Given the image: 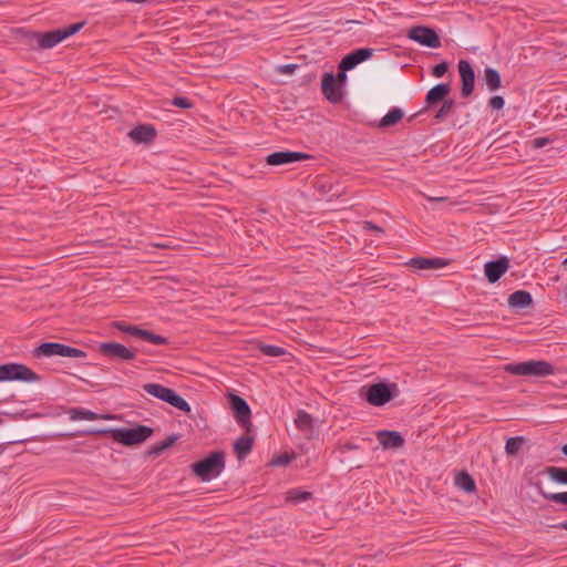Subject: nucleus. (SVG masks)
I'll list each match as a JSON object with an SVG mask.
<instances>
[{
	"label": "nucleus",
	"instance_id": "nucleus-1",
	"mask_svg": "<svg viewBox=\"0 0 567 567\" xmlns=\"http://www.w3.org/2000/svg\"><path fill=\"white\" fill-rule=\"evenodd\" d=\"M89 434L111 435L113 440L124 446H132L145 442L154 433L150 426L138 424L135 427H116V429H100L90 430Z\"/></svg>",
	"mask_w": 567,
	"mask_h": 567
},
{
	"label": "nucleus",
	"instance_id": "nucleus-2",
	"mask_svg": "<svg viewBox=\"0 0 567 567\" xmlns=\"http://www.w3.org/2000/svg\"><path fill=\"white\" fill-rule=\"evenodd\" d=\"M362 398L372 406H383L400 395V389L394 382H377L361 389Z\"/></svg>",
	"mask_w": 567,
	"mask_h": 567
},
{
	"label": "nucleus",
	"instance_id": "nucleus-3",
	"mask_svg": "<svg viewBox=\"0 0 567 567\" xmlns=\"http://www.w3.org/2000/svg\"><path fill=\"white\" fill-rule=\"evenodd\" d=\"M225 468V453L216 451L205 458L192 464L193 473L203 482H209L216 478Z\"/></svg>",
	"mask_w": 567,
	"mask_h": 567
},
{
	"label": "nucleus",
	"instance_id": "nucleus-4",
	"mask_svg": "<svg viewBox=\"0 0 567 567\" xmlns=\"http://www.w3.org/2000/svg\"><path fill=\"white\" fill-rule=\"evenodd\" d=\"M505 371L514 375L545 378L554 374L555 368L545 360H529L516 363H508Z\"/></svg>",
	"mask_w": 567,
	"mask_h": 567
},
{
	"label": "nucleus",
	"instance_id": "nucleus-5",
	"mask_svg": "<svg viewBox=\"0 0 567 567\" xmlns=\"http://www.w3.org/2000/svg\"><path fill=\"white\" fill-rule=\"evenodd\" d=\"M143 390L147 394L166 402L185 413H189L192 410L189 403L171 388H166L159 383H145L143 385Z\"/></svg>",
	"mask_w": 567,
	"mask_h": 567
},
{
	"label": "nucleus",
	"instance_id": "nucleus-6",
	"mask_svg": "<svg viewBox=\"0 0 567 567\" xmlns=\"http://www.w3.org/2000/svg\"><path fill=\"white\" fill-rule=\"evenodd\" d=\"M32 355L34 358H51V357H64V358H79L85 359L87 357L86 352L59 342H43L40 346L35 347L32 350Z\"/></svg>",
	"mask_w": 567,
	"mask_h": 567
},
{
	"label": "nucleus",
	"instance_id": "nucleus-7",
	"mask_svg": "<svg viewBox=\"0 0 567 567\" xmlns=\"http://www.w3.org/2000/svg\"><path fill=\"white\" fill-rule=\"evenodd\" d=\"M6 381L38 382L40 375L24 364L6 363L0 365V382Z\"/></svg>",
	"mask_w": 567,
	"mask_h": 567
},
{
	"label": "nucleus",
	"instance_id": "nucleus-8",
	"mask_svg": "<svg viewBox=\"0 0 567 567\" xmlns=\"http://www.w3.org/2000/svg\"><path fill=\"white\" fill-rule=\"evenodd\" d=\"M229 404L237 423L243 426L247 433L251 431V410L245 399L237 394H229Z\"/></svg>",
	"mask_w": 567,
	"mask_h": 567
},
{
	"label": "nucleus",
	"instance_id": "nucleus-9",
	"mask_svg": "<svg viewBox=\"0 0 567 567\" xmlns=\"http://www.w3.org/2000/svg\"><path fill=\"white\" fill-rule=\"evenodd\" d=\"M99 352L113 360L131 361L136 352L118 342H103L99 346Z\"/></svg>",
	"mask_w": 567,
	"mask_h": 567
},
{
	"label": "nucleus",
	"instance_id": "nucleus-10",
	"mask_svg": "<svg viewBox=\"0 0 567 567\" xmlns=\"http://www.w3.org/2000/svg\"><path fill=\"white\" fill-rule=\"evenodd\" d=\"M321 92L323 96L333 104L340 103L343 99V91L332 72H327L322 75Z\"/></svg>",
	"mask_w": 567,
	"mask_h": 567
},
{
	"label": "nucleus",
	"instance_id": "nucleus-11",
	"mask_svg": "<svg viewBox=\"0 0 567 567\" xmlns=\"http://www.w3.org/2000/svg\"><path fill=\"white\" fill-rule=\"evenodd\" d=\"M457 66L462 83L461 95L467 99L472 95L475 87V72L471 63L466 60H460Z\"/></svg>",
	"mask_w": 567,
	"mask_h": 567
},
{
	"label": "nucleus",
	"instance_id": "nucleus-12",
	"mask_svg": "<svg viewBox=\"0 0 567 567\" xmlns=\"http://www.w3.org/2000/svg\"><path fill=\"white\" fill-rule=\"evenodd\" d=\"M85 22H76L72 23L70 25H65L62 28L49 30V31H31V30H24L22 28L13 30V35H74L78 33L83 27Z\"/></svg>",
	"mask_w": 567,
	"mask_h": 567
},
{
	"label": "nucleus",
	"instance_id": "nucleus-13",
	"mask_svg": "<svg viewBox=\"0 0 567 567\" xmlns=\"http://www.w3.org/2000/svg\"><path fill=\"white\" fill-rule=\"evenodd\" d=\"M508 258L502 256L495 260L487 261L484 265L485 277L489 284H495L502 278V276L508 270Z\"/></svg>",
	"mask_w": 567,
	"mask_h": 567
},
{
	"label": "nucleus",
	"instance_id": "nucleus-14",
	"mask_svg": "<svg viewBox=\"0 0 567 567\" xmlns=\"http://www.w3.org/2000/svg\"><path fill=\"white\" fill-rule=\"evenodd\" d=\"M374 49L360 48L346 54L339 63V69L353 70L360 63L369 60L373 55Z\"/></svg>",
	"mask_w": 567,
	"mask_h": 567
},
{
	"label": "nucleus",
	"instance_id": "nucleus-15",
	"mask_svg": "<svg viewBox=\"0 0 567 567\" xmlns=\"http://www.w3.org/2000/svg\"><path fill=\"white\" fill-rule=\"evenodd\" d=\"M310 156L306 153L293 152V151H279L269 154L266 157V163L270 166H280L295 162H299Z\"/></svg>",
	"mask_w": 567,
	"mask_h": 567
},
{
	"label": "nucleus",
	"instance_id": "nucleus-16",
	"mask_svg": "<svg viewBox=\"0 0 567 567\" xmlns=\"http://www.w3.org/2000/svg\"><path fill=\"white\" fill-rule=\"evenodd\" d=\"M128 137L136 144H151L156 138V130L151 124H140L128 132Z\"/></svg>",
	"mask_w": 567,
	"mask_h": 567
},
{
	"label": "nucleus",
	"instance_id": "nucleus-17",
	"mask_svg": "<svg viewBox=\"0 0 567 567\" xmlns=\"http://www.w3.org/2000/svg\"><path fill=\"white\" fill-rule=\"evenodd\" d=\"M451 92L450 83H439L430 89L425 95V109H430L440 102H444Z\"/></svg>",
	"mask_w": 567,
	"mask_h": 567
},
{
	"label": "nucleus",
	"instance_id": "nucleus-18",
	"mask_svg": "<svg viewBox=\"0 0 567 567\" xmlns=\"http://www.w3.org/2000/svg\"><path fill=\"white\" fill-rule=\"evenodd\" d=\"M377 439L383 449H401L405 442L400 432L388 430L378 431Z\"/></svg>",
	"mask_w": 567,
	"mask_h": 567
},
{
	"label": "nucleus",
	"instance_id": "nucleus-19",
	"mask_svg": "<svg viewBox=\"0 0 567 567\" xmlns=\"http://www.w3.org/2000/svg\"><path fill=\"white\" fill-rule=\"evenodd\" d=\"M410 266L416 268L419 270H427V269H439L443 268L447 265V261L443 258H426V257H416L410 260Z\"/></svg>",
	"mask_w": 567,
	"mask_h": 567
},
{
	"label": "nucleus",
	"instance_id": "nucleus-20",
	"mask_svg": "<svg viewBox=\"0 0 567 567\" xmlns=\"http://www.w3.org/2000/svg\"><path fill=\"white\" fill-rule=\"evenodd\" d=\"M254 436L251 435H241L234 443V452L239 461L245 460L252 450L254 446Z\"/></svg>",
	"mask_w": 567,
	"mask_h": 567
},
{
	"label": "nucleus",
	"instance_id": "nucleus-21",
	"mask_svg": "<svg viewBox=\"0 0 567 567\" xmlns=\"http://www.w3.org/2000/svg\"><path fill=\"white\" fill-rule=\"evenodd\" d=\"M533 305V297L526 290H517L509 295L508 306L517 309H525Z\"/></svg>",
	"mask_w": 567,
	"mask_h": 567
},
{
	"label": "nucleus",
	"instance_id": "nucleus-22",
	"mask_svg": "<svg viewBox=\"0 0 567 567\" xmlns=\"http://www.w3.org/2000/svg\"><path fill=\"white\" fill-rule=\"evenodd\" d=\"M66 413L70 416L71 421L78 420H86V421H95L100 419H111L109 415H100L91 410H85L82 408H70Z\"/></svg>",
	"mask_w": 567,
	"mask_h": 567
},
{
	"label": "nucleus",
	"instance_id": "nucleus-23",
	"mask_svg": "<svg viewBox=\"0 0 567 567\" xmlns=\"http://www.w3.org/2000/svg\"><path fill=\"white\" fill-rule=\"evenodd\" d=\"M29 40L28 44L32 49L47 50L54 48L58 43L65 40L66 38H24Z\"/></svg>",
	"mask_w": 567,
	"mask_h": 567
},
{
	"label": "nucleus",
	"instance_id": "nucleus-24",
	"mask_svg": "<svg viewBox=\"0 0 567 567\" xmlns=\"http://www.w3.org/2000/svg\"><path fill=\"white\" fill-rule=\"evenodd\" d=\"M295 425L301 432L311 433L313 430V419L305 410H298L295 417Z\"/></svg>",
	"mask_w": 567,
	"mask_h": 567
},
{
	"label": "nucleus",
	"instance_id": "nucleus-25",
	"mask_svg": "<svg viewBox=\"0 0 567 567\" xmlns=\"http://www.w3.org/2000/svg\"><path fill=\"white\" fill-rule=\"evenodd\" d=\"M484 82L491 92L497 91L502 86L499 72L487 66L484 70Z\"/></svg>",
	"mask_w": 567,
	"mask_h": 567
},
{
	"label": "nucleus",
	"instance_id": "nucleus-26",
	"mask_svg": "<svg viewBox=\"0 0 567 567\" xmlns=\"http://www.w3.org/2000/svg\"><path fill=\"white\" fill-rule=\"evenodd\" d=\"M404 116L403 111L400 107H392L379 122V127L385 128L394 126Z\"/></svg>",
	"mask_w": 567,
	"mask_h": 567
},
{
	"label": "nucleus",
	"instance_id": "nucleus-27",
	"mask_svg": "<svg viewBox=\"0 0 567 567\" xmlns=\"http://www.w3.org/2000/svg\"><path fill=\"white\" fill-rule=\"evenodd\" d=\"M455 485L466 493H472L476 489L474 478L465 471L460 472L455 477Z\"/></svg>",
	"mask_w": 567,
	"mask_h": 567
},
{
	"label": "nucleus",
	"instance_id": "nucleus-28",
	"mask_svg": "<svg viewBox=\"0 0 567 567\" xmlns=\"http://www.w3.org/2000/svg\"><path fill=\"white\" fill-rule=\"evenodd\" d=\"M545 473L553 482L557 484L567 485V468L558 466H547L545 468Z\"/></svg>",
	"mask_w": 567,
	"mask_h": 567
},
{
	"label": "nucleus",
	"instance_id": "nucleus-29",
	"mask_svg": "<svg viewBox=\"0 0 567 567\" xmlns=\"http://www.w3.org/2000/svg\"><path fill=\"white\" fill-rule=\"evenodd\" d=\"M455 105H456V103L452 99H449V100H445L444 102H442L441 107L434 115V120L436 122H442V121L446 120L447 117H450L453 114Z\"/></svg>",
	"mask_w": 567,
	"mask_h": 567
},
{
	"label": "nucleus",
	"instance_id": "nucleus-30",
	"mask_svg": "<svg viewBox=\"0 0 567 567\" xmlns=\"http://www.w3.org/2000/svg\"><path fill=\"white\" fill-rule=\"evenodd\" d=\"M138 339H142L148 343L157 344V346H163V344L168 343V341L165 337H163L161 334H156L150 330H144V329L141 330Z\"/></svg>",
	"mask_w": 567,
	"mask_h": 567
},
{
	"label": "nucleus",
	"instance_id": "nucleus-31",
	"mask_svg": "<svg viewBox=\"0 0 567 567\" xmlns=\"http://www.w3.org/2000/svg\"><path fill=\"white\" fill-rule=\"evenodd\" d=\"M524 444V437L523 436H513L509 437L505 443V452L508 455H516L519 450L522 449Z\"/></svg>",
	"mask_w": 567,
	"mask_h": 567
},
{
	"label": "nucleus",
	"instance_id": "nucleus-32",
	"mask_svg": "<svg viewBox=\"0 0 567 567\" xmlns=\"http://www.w3.org/2000/svg\"><path fill=\"white\" fill-rule=\"evenodd\" d=\"M259 350L261 351L262 354L268 357H281L286 354V349L272 344L261 343L259 346Z\"/></svg>",
	"mask_w": 567,
	"mask_h": 567
},
{
	"label": "nucleus",
	"instance_id": "nucleus-33",
	"mask_svg": "<svg viewBox=\"0 0 567 567\" xmlns=\"http://www.w3.org/2000/svg\"><path fill=\"white\" fill-rule=\"evenodd\" d=\"M311 497H312V494L310 492L299 491V489H290L288 492L287 499L298 504V503L306 502V501L310 499Z\"/></svg>",
	"mask_w": 567,
	"mask_h": 567
},
{
	"label": "nucleus",
	"instance_id": "nucleus-34",
	"mask_svg": "<svg viewBox=\"0 0 567 567\" xmlns=\"http://www.w3.org/2000/svg\"><path fill=\"white\" fill-rule=\"evenodd\" d=\"M405 35H437L436 31L425 25H413L406 30Z\"/></svg>",
	"mask_w": 567,
	"mask_h": 567
},
{
	"label": "nucleus",
	"instance_id": "nucleus-35",
	"mask_svg": "<svg viewBox=\"0 0 567 567\" xmlns=\"http://www.w3.org/2000/svg\"><path fill=\"white\" fill-rule=\"evenodd\" d=\"M115 328L126 334H130V336H133V337H136L138 338L140 337V332H141V328H138L137 326H131V324H127L126 322L124 321H116L114 323Z\"/></svg>",
	"mask_w": 567,
	"mask_h": 567
},
{
	"label": "nucleus",
	"instance_id": "nucleus-36",
	"mask_svg": "<svg viewBox=\"0 0 567 567\" xmlns=\"http://www.w3.org/2000/svg\"><path fill=\"white\" fill-rule=\"evenodd\" d=\"M543 497L547 501L567 505V492H560V493H542Z\"/></svg>",
	"mask_w": 567,
	"mask_h": 567
},
{
	"label": "nucleus",
	"instance_id": "nucleus-37",
	"mask_svg": "<svg viewBox=\"0 0 567 567\" xmlns=\"http://www.w3.org/2000/svg\"><path fill=\"white\" fill-rule=\"evenodd\" d=\"M413 41H416L423 47L429 48H440L441 47V38H410Z\"/></svg>",
	"mask_w": 567,
	"mask_h": 567
},
{
	"label": "nucleus",
	"instance_id": "nucleus-38",
	"mask_svg": "<svg viewBox=\"0 0 567 567\" xmlns=\"http://www.w3.org/2000/svg\"><path fill=\"white\" fill-rule=\"evenodd\" d=\"M171 104L181 109H192L194 106L192 100L186 96H175Z\"/></svg>",
	"mask_w": 567,
	"mask_h": 567
},
{
	"label": "nucleus",
	"instance_id": "nucleus-39",
	"mask_svg": "<svg viewBox=\"0 0 567 567\" xmlns=\"http://www.w3.org/2000/svg\"><path fill=\"white\" fill-rule=\"evenodd\" d=\"M299 69V64L289 63V64H280L276 66V71L280 74L291 75L296 70Z\"/></svg>",
	"mask_w": 567,
	"mask_h": 567
},
{
	"label": "nucleus",
	"instance_id": "nucleus-40",
	"mask_svg": "<svg viewBox=\"0 0 567 567\" xmlns=\"http://www.w3.org/2000/svg\"><path fill=\"white\" fill-rule=\"evenodd\" d=\"M292 460V456L287 454V453H282V454H279L277 456H275L271 461V464L272 465H276V466H285L287 464H289Z\"/></svg>",
	"mask_w": 567,
	"mask_h": 567
},
{
	"label": "nucleus",
	"instance_id": "nucleus-41",
	"mask_svg": "<svg viewBox=\"0 0 567 567\" xmlns=\"http://www.w3.org/2000/svg\"><path fill=\"white\" fill-rule=\"evenodd\" d=\"M447 70H449L447 62H441V63H439V64L433 66L432 75L435 76V78H442V76L445 75Z\"/></svg>",
	"mask_w": 567,
	"mask_h": 567
},
{
	"label": "nucleus",
	"instance_id": "nucleus-42",
	"mask_svg": "<svg viewBox=\"0 0 567 567\" xmlns=\"http://www.w3.org/2000/svg\"><path fill=\"white\" fill-rule=\"evenodd\" d=\"M504 105H505V101H504L503 96H501V95H494L488 101V106L492 110H501L504 107Z\"/></svg>",
	"mask_w": 567,
	"mask_h": 567
},
{
	"label": "nucleus",
	"instance_id": "nucleus-43",
	"mask_svg": "<svg viewBox=\"0 0 567 567\" xmlns=\"http://www.w3.org/2000/svg\"><path fill=\"white\" fill-rule=\"evenodd\" d=\"M178 440V436L173 434V435H169L167 436L164 441L159 442L165 450L169 449L171 446H173L175 444V442Z\"/></svg>",
	"mask_w": 567,
	"mask_h": 567
},
{
	"label": "nucleus",
	"instance_id": "nucleus-44",
	"mask_svg": "<svg viewBox=\"0 0 567 567\" xmlns=\"http://www.w3.org/2000/svg\"><path fill=\"white\" fill-rule=\"evenodd\" d=\"M549 143L547 137H536L533 140V145L535 148H542Z\"/></svg>",
	"mask_w": 567,
	"mask_h": 567
},
{
	"label": "nucleus",
	"instance_id": "nucleus-45",
	"mask_svg": "<svg viewBox=\"0 0 567 567\" xmlns=\"http://www.w3.org/2000/svg\"><path fill=\"white\" fill-rule=\"evenodd\" d=\"M349 70L339 69L338 74L336 75L337 82L340 86H342L347 81V72Z\"/></svg>",
	"mask_w": 567,
	"mask_h": 567
},
{
	"label": "nucleus",
	"instance_id": "nucleus-46",
	"mask_svg": "<svg viewBox=\"0 0 567 567\" xmlns=\"http://www.w3.org/2000/svg\"><path fill=\"white\" fill-rule=\"evenodd\" d=\"M164 452V449L161 443H156L152 445L148 450L150 455H161Z\"/></svg>",
	"mask_w": 567,
	"mask_h": 567
},
{
	"label": "nucleus",
	"instance_id": "nucleus-47",
	"mask_svg": "<svg viewBox=\"0 0 567 567\" xmlns=\"http://www.w3.org/2000/svg\"><path fill=\"white\" fill-rule=\"evenodd\" d=\"M339 450H340V452H341V453H344V452H347V451H355V450H359V446H358V445H355V444H353V443H351V442H347V443H344L343 445H341V446L339 447Z\"/></svg>",
	"mask_w": 567,
	"mask_h": 567
},
{
	"label": "nucleus",
	"instance_id": "nucleus-48",
	"mask_svg": "<svg viewBox=\"0 0 567 567\" xmlns=\"http://www.w3.org/2000/svg\"><path fill=\"white\" fill-rule=\"evenodd\" d=\"M427 202L430 203H434V204H439V203H444L447 200V197H433V196H429V195H423Z\"/></svg>",
	"mask_w": 567,
	"mask_h": 567
},
{
	"label": "nucleus",
	"instance_id": "nucleus-49",
	"mask_svg": "<svg viewBox=\"0 0 567 567\" xmlns=\"http://www.w3.org/2000/svg\"><path fill=\"white\" fill-rule=\"evenodd\" d=\"M364 228L372 231L383 233V229L380 226L373 224L372 221H365Z\"/></svg>",
	"mask_w": 567,
	"mask_h": 567
},
{
	"label": "nucleus",
	"instance_id": "nucleus-50",
	"mask_svg": "<svg viewBox=\"0 0 567 567\" xmlns=\"http://www.w3.org/2000/svg\"><path fill=\"white\" fill-rule=\"evenodd\" d=\"M553 527L557 528V529H565V530H567V520L566 522H560V523L554 525Z\"/></svg>",
	"mask_w": 567,
	"mask_h": 567
},
{
	"label": "nucleus",
	"instance_id": "nucleus-51",
	"mask_svg": "<svg viewBox=\"0 0 567 567\" xmlns=\"http://www.w3.org/2000/svg\"><path fill=\"white\" fill-rule=\"evenodd\" d=\"M561 452L567 457V443L563 445Z\"/></svg>",
	"mask_w": 567,
	"mask_h": 567
},
{
	"label": "nucleus",
	"instance_id": "nucleus-52",
	"mask_svg": "<svg viewBox=\"0 0 567 567\" xmlns=\"http://www.w3.org/2000/svg\"><path fill=\"white\" fill-rule=\"evenodd\" d=\"M155 246L158 248H167L168 247L167 245H165L163 243L156 244Z\"/></svg>",
	"mask_w": 567,
	"mask_h": 567
},
{
	"label": "nucleus",
	"instance_id": "nucleus-53",
	"mask_svg": "<svg viewBox=\"0 0 567 567\" xmlns=\"http://www.w3.org/2000/svg\"><path fill=\"white\" fill-rule=\"evenodd\" d=\"M350 23L355 24V25H361V24H362V23H361V22H359V21H350Z\"/></svg>",
	"mask_w": 567,
	"mask_h": 567
},
{
	"label": "nucleus",
	"instance_id": "nucleus-54",
	"mask_svg": "<svg viewBox=\"0 0 567 567\" xmlns=\"http://www.w3.org/2000/svg\"><path fill=\"white\" fill-rule=\"evenodd\" d=\"M563 265L567 266V257L564 259Z\"/></svg>",
	"mask_w": 567,
	"mask_h": 567
},
{
	"label": "nucleus",
	"instance_id": "nucleus-55",
	"mask_svg": "<svg viewBox=\"0 0 567 567\" xmlns=\"http://www.w3.org/2000/svg\"><path fill=\"white\" fill-rule=\"evenodd\" d=\"M2 422V420L0 419V423Z\"/></svg>",
	"mask_w": 567,
	"mask_h": 567
}]
</instances>
